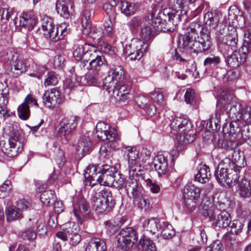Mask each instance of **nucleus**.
<instances>
[{
	"mask_svg": "<svg viewBox=\"0 0 251 251\" xmlns=\"http://www.w3.org/2000/svg\"><path fill=\"white\" fill-rule=\"evenodd\" d=\"M176 4H178L179 9H171L166 8L163 11H160L157 16L154 17V13L153 12L149 13L145 16L146 23L144 24V28L141 32V36L145 40L150 39L153 33L158 30H170V28L167 26L169 23L174 24L175 18L178 19L180 13H182L183 7V0H177Z\"/></svg>",
	"mask_w": 251,
	"mask_h": 251,
	"instance_id": "nucleus-1",
	"label": "nucleus"
},
{
	"mask_svg": "<svg viewBox=\"0 0 251 251\" xmlns=\"http://www.w3.org/2000/svg\"><path fill=\"white\" fill-rule=\"evenodd\" d=\"M176 4H178L179 9H171L166 8L163 11H160L157 16L154 17V13L153 12L149 13L145 16L146 23L144 24V28L141 32V36L145 40L150 39L153 33L158 30H170V28L167 26L169 23L174 24L175 18L178 19L180 13H182L183 7V0H177Z\"/></svg>",
	"mask_w": 251,
	"mask_h": 251,
	"instance_id": "nucleus-2",
	"label": "nucleus"
},
{
	"mask_svg": "<svg viewBox=\"0 0 251 251\" xmlns=\"http://www.w3.org/2000/svg\"><path fill=\"white\" fill-rule=\"evenodd\" d=\"M182 45L194 52H207L211 46L209 32L199 22L192 23L185 29Z\"/></svg>",
	"mask_w": 251,
	"mask_h": 251,
	"instance_id": "nucleus-3",
	"label": "nucleus"
},
{
	"mask_svg": "<svg viewBox=\"0 0 251 251\" xmlns=\"http://www.w3.org/2000/svg\"><path fill=\"white\" fill-rule=\"evenodd\" d=\"M8 135V143L0 138V146L2 152L13 157L22 152L26 141L23 131L17 126L10 124L5 128Z\"/></svg>",
	"mask_w": 251,
	"mask_h": 251,
	"instance_id": "nucleus-4",
	"label": "nucleus"
},
{
	"mask_svg": "<svg viewBox=\"0 0 251 251\" xmlns=\"http://www.w3.org/2000/svg\"><path fill=\"white\" fill-rule=\"evenodd\" d=\"M202 207V214L203 216L208 217L212 224L219 227H226L230 222L231 218L229 213L225 211L218 214L217 217L214 215L215 207L214 198L204 197L201 202Z\"/></svg>",
	"mask_w": 251,
	"mask_h": 251,
	"instance_id": "nucleus-5",
	"label": "nucleus"
},
{
	"mask_svg": "<svg viewBox=\"0 0 251 251\" xmlns=\"http://www.w3.org/2000/svg\"><path fill=\"white\" fill-rule=\"evenodd\" d=\"M93 208L98 213H106L114 207L116 201L112 192L103 189L95 194L92 198Z\"/></svg>",
	"mask_w": 251,
	"mask_h": 251,
	"instance_id": "nucleus-6",
	"label": "nucleus"
},
{
	"mask_svg": "<svg viewBox=\"0 0 251 251\" xmlns=\"http://www.w3.org/2000/svg\"><path fill=\"white\" fill-rule=\"evenodd\" d=\"M224 164L227 166L222 167L223 164L220 163L219 169L215 172L214 175L217 181L221 185H225L226 183L229 186L235 182L234 176L235 173V163L230 158H226Z\"/></svg>",
	"mask_w": 251,
	"mask_h": 251,
	"instance_id": "nucleus-7",
	"label": "nucleus"
},
{
	"mask_svg": "<svg viewBox=\"0 0 251 251\" xmlns=\"http://www.w3.org/2000/svg\"><path fill=\"white\" fill-rule=\"evenodd\" d=\"M137 240V233L132 227L121 229L117 235L118 247L123 251L131 249Z\"/></svg>",
	"mask_w": 251,
	"mask_h": 251,
	"instance_id": "nucleus-8",
	"label": "nucleus"
},
{
	"mask_svg": "<svg viewBox=\"0 0 251 251\" xmlns=\"http://www.w3.org/2000/svg\"><path fill=\"white\" fill-rule=\"evenodd\" d=\"M109 67L107 75L103 80L104 86L107 90L111 89L125 79V72L122 66L110 64Z\"/></svg>",
	"mask_w": 251,
	"mask_h": 251,
	"instance_id": "nucleus-9",
	"label": "nucleus"
},
{
	"mask_svg": "<svg viewBox=\"0 0 251 251\" xmlns=\"http://www.w3.org/2000/svg\"><path fill=\"white\" fill-rule=\"evenodd\" d=\"M92 16V11L85 10L81 17V24L82 26V32L85 35L91 34V36L94 39L99 40L102 37L103 34V29L98 26L93 27L91 30V23L90 19Z\"/></svg>",
	"mask_w": 251,
	"mask_h": 251,
	"instance_id": "nucleus-10",
	"label": "nucleus"
},
{
	"mask_svg": "<svg viewBox=\"0 0 251 251\" xmlns=\"http://www.w3.org/2000/svg\"><path fill=\"white\" fill-rule=\"evenodd\" d=\"M96 131L97 137L101 140L108 141L109 144L119 140L120 137L114 129H110V126L103 122L98 123L96 126Z\"/></svg>",
	"mask_w": 251,
	"mask_h": 251,
	"instance_id": "nucleus-11",
	"label": "nucleus"
},
{
	"mask_svg": "<svg viewBox=\"0 0 251 251\" xmlns=\"http://www.w3.org/2000/svg\"><path fill=\"white\" fill-rule=\"evenodd\" d=\"M148 45L142 40L134 39L126 48V52L131 60H139L147 49Z\"/></svg>",
	"mask_w": 251,
	"mask_h": 251,
	"instance_id": "nucleus-12",
	"label": "nucleus"
},
{
	"mask_svg": "<svg viewBox=\"0 0 251 251\" xmlns=\"http://www.w3.org/2000/svg\"><path fill=\"white\" fill-rule=\"evenodd\" d=\"M79 118L76 116H70L62 119L59 124L58 134L61 137L69 135L76 127Z\"/></svg>",
	"mask_w": 251,
	"mask_h": 251,
	"instance_id": "nucleus-13",
	"label": "nucleus"
},
{
	"mask_svg": "<svg viewBox=\"0 0 251 251\" xmlns=\"http://www.w3.org/2000/svg\"><path fill=\"white\" fill-rule=\"evenodd\" d=\"M42 29L45 37L52 42H56L59 39L57 28L53 24L52 19L45 17L42 20Z\"/></svg>",
	"mask_w": 251,
	"mask_h": 251,
	"instance_id": "nucleus-14",
	"label": "nucleus"
},
{
	"mask_svg": "<svg viewBox=\"0 0 251 251\" xmlns=\"http://www.w3.org/2000/svg\"><path fill=\"white\" fill-rule=\"evenodd\" d=\"M61 93L55 88L45 91L42 96L44 104L50 108L57 107L61 103Z\"/></svg>",
	"mask_w": 251,
	"mask_h": 251,
	"instance_id": "nucleus-15",
	"label": "nucleus"
},
{
	"mask_svg": "<svg viewBox=\"0 0 251 251\" xmlns=\"http://www.w3.org/2000/svg\"><path fill=\"white\" fill-rule=\"evenodd\" d=\"M73 211L78 220L87 216L90 211L89 202L84 198H75L73 202Z\"/></svg>",
	"mask_w": 251,
	"mask_h": 251,
	"instance_id": "nucleus-16",
	"label": "nucleus"
},
{
	"mask_svg": "<svg viewBox=\"0 0 251 251\" xmlns=\"http://www.w3.org/2000/svg\"><path fill=\"white\" fill-rule=\"evenodd\" d=\"M101 171V168L96 165H89L84 174L85 184L91 187L97 184L100 178Z\"/></svg>",
	"mask_w": 251,
	"mask_h": 251,
	"instance_id": "nucleus-17",
	"label": "nucleus"
},
{
	"mask_svg": "<svg viewBox=\"0 0 251 251\" xmlns=\"http://www.w3.org/2000/svg\"><path fill=\"white\" fill-rule=\"evenodd\" d=\"M37 17L33 11L23 12L20 16V25L28 30H32L37 23Z\"/></svg>",
	"mask_w": 251,
	"mask_h": 251,
	"instance_id": "nucleus-18",
	"label": "nucleus"
},
{
	"mask_svg": "<svg viewBox=\"0 0 251 251\" xmlns=\"http://www.w3.org/2000/svg\"><path fill=\"white\" fill-rule=\"evenodd\" d=\"M113 93L116 99L124 101L132 98V94L130 92V87L120 83L116 84L112 87Z\"/></svg>",
	"mask_w": 251,
	"mask_h": 251,
	"instance_id": "nucleus-19",
	"label": "nucleus"
},
{
	"mask_svg": "<svg viewBox=\"0 0 251 251\" xmlns=\"http://www.w3.org/2000/svg\"><path fill=\"white\" fill-rule=\"evenodd\" d=\"M90 138L85 135L80 137L75 147V153L79 157H83L88 153L91 147Z\"/></svg>",
	"mask_w": 251,
	"mask_h": 251,
	"instance_id": "nucleus-20",
	"label": "nucleus"
},
{
	"mask_svg": "<svg viewBox=\"0 0 251 251\" xmlns=\"http://www.w3.org/2000/svg\"><path fill=\"white\" fill-rule=\"evenodd\" d=\"M101 52L94 46L89 44H85V51L84 55V59L81 62V65L85 67L86 64L89 61L93 60L101 56Z\"/></svg>",
	"mask_w": 251,
	"mask_h": 251,
	"instance_id": "nucleus-21",
	"label": "nucleus"
},
{
	"mask_svg": "<svg viewBox=\"0 0 251 251\" xmlns=\"http://www.w3.org/2000/svg\"><path fill=\"white\" fill-rule=\"evenodd\" d=\"M219 102L228 109L229 107L230 110L232 107L234 106L235 96L234 91L233 89H227L223 91L219 96Z\"/></svg>",
	"mask_w": 251,
	"mask_h": 251,
	"instance_id": "nucleus-22",
	"label": "nucleus"
},
{
	"mask_svg": "<svg viewBox=\"0 0 251 251\" xmlns=\"http://www.w3.org/2000/svg\"><path fill=\"white\" fill-rule=\"evenodd\" d=\"M47 185L46 184H40L38 187L37 191L39 193H41L40 200L46 206H49L50 201H54V191L51 190H46Z\"/></svg>",
	"mask_w": 251,
	"mask_h": 251,
	"instance_id": "nucleus-23",
	"label": "nucleus"
},
{
	"mask_svg": "<svg viewBox=\"0 0 251 251\" xmlns=\"http://www.w3.org/2000/svg\"><path fill=\"white\" fill-rule=\"evenodd\" d=\"M8 88L6 85L0 83V114L5 117L8 115Z\"/></svg>",
	"mask_w": 251,
	"mask_h": 251,
	"instance_id": "nucleus-24",
	"label": "nucleus"
},
{
	"mask_svg": "<svg viewBox=\"0 0 251 251\" xmlns=\"http://www.w3.org/2000/svg\"><path fill=\"white\" fill-rule=\"evenodd\" d=\"M170 126L174 131H178L183 129L182 131L185 133L187 131V128L190 127V124H189L187 119L183 117H176L171 121Z\"/></svg>",
	"mask_w": 251,
	"mask_h": 251,
	"instance_id": "nucleus-25",
	"label": "nucleus"
},
{
	"mask_svg": "<svg viewBox=\"0 0 251 251\" xmlns=\"http://www.w3.org/2000/svg\"><path fill=\"white\" fill-rule=\"evenodd\" d=\"M56 9L57 12L64 18H69L73 14V6L69 2L64 0H59L56 4Z\"/></svg>",
	"mask_w": 251,
	"mask_h": 251,
	"instance_id": "nucleus-26",
	"label": "nucleus"
},
{
	"mask_svg": "<svg viewBox=\"0 0 251 251\" xmlns=\"http://www.w3.org/2000/svg\"><path fill=\"white\" fill-rule=\"evenodd\" d=\"M153 164L159 176L165 174L168 169V162L163 155H156L153 160Z\"/></svg>",
	"mask_w": 251,
	"mask_h": 251,
	"instance_id": "nucleus-27",
	"label": "nucleus"
},
{
	"mask_svg": "<svg viewBox=\"0 0 251 251\" xmlns=\"http://www.w3.org/2000/svg\"><path fill=\"white\" fill-rule=\"evenodd\" d=\"M238 192L242 198L249 197L251 195V185L249 181L245 177L238 178Z\"/></svg>",
	"mask_w": 251,
	"mask_h": 251,
	"instance_id": "nucleus-28",
	"label": "nucleus"
},
{
	"mask_svg": "<svg viewBox=\"0 0 251 251\" xmlns=\"http://www.w3.org/2000/svg\"><path fill=\"white\" fill-rule=\"evenodd\" d=\"M211 176L209 167L206 165H200L198 172L195 177V180L201 183H205L209 181Z\"/></svg>",
	"mask_w": 251,
	"mask_h": 251,
	"instance_id": "nucleus-29",
	"label": "nucleus"
},
{
	"mask_svg": "<svg viewBox=\"0 0 251 251\" xmlns=\"http://www.w3.org/2000/svg\"><path fill=\"white\" fill-rule=\"evenodd\" d=\"M128 172L129 177H132L133 181L137 182V180L143 179L144 178V173L142 166L139 163L128 165Z\"/></svg>",
	"mask_w": 251,
	"mask_h": 251,
	"instance_id": "nucleus-30",
	"label": "nucleus"
},
{
	"mask_svg": "<svg viewBox=\"0 0 251 251\" xmlns=\"http://www.w3.org/2000/svg\"><path fill=\"white\" fill-rule=\"evenodd\" d=\"M106 249L104 241L100 238H93L86 246L85 251H106Z\"/></svg>",
	"mask_w": 251,
	"mask_h": 251,
	"instance_id": "nucleus-31",
	"label": "nucleus"
},
{
	"mask_svg": "<svg viewBox=\"0 0 251 251\" xmlns=\"http://www.w3.org/2000/svg\"><path fill=\"white\" fill-rule=\"evenodd\" d=\"M106 65H108L104 56L102 55L96 59L91 60L88 64H86L85 67L87 70L101 73V67Z\"/></svg>",
	"mask_w": 251,
	"mask_h": 251,
	"instance_id": "nucleus-32",
	"label": "nucleus"
},
{
	"mask_svg": "<svg viewBox=\"0 0 251 251\" xmlns=\"http://www.w3.org/2000/svg\"><path fill=\"white\" fill-rule=\"evenodd\" d=\"M126 187L127 193L130 192L132 194L133 200L144 196L143 188L136 181H129Z\"/></svg>",
	"mask_w": 251,
	"mask_h": 251,
	"instance_id": "nucleus-33",
	"label": "nucleus"
},
{
	"mask_svg": "<svg viewBox=\"0 0 251 251\" xmlns=\"http://www.w3.org/2000/svg\"><path fill=\"white\" fill-rule=\"evenodd\" d=\"M236 146L251 139V133L249 131L248 126L247 125L242 128L238 127L236 128Z\"/></svg>",
	"mask_w": 251,
	"mask_h": 251,
	"instance_id": "nucleus-34",
	"label": "nucleus"
},
{
	"mask_svg": "<svg viewBox=\"0 0 251 251\" xmlns=\"http://www.w3.org/2000/svg\"><path fill=\"white\" fill-rule=\"evenodd\" d=\"M11 70L15 77H17L23 74L26 70L25 60L22 57H17L11 66Z\"/></svg>",
	"mask_w": 251,
	"mask_h": 251,
	"instance_id": "nucleus-35",
	"label": "nucleus"
},
{
	"mask_svg": "<svg viewBox=\"0 0 251 251\" xmlns=\"http://www.w3.org/2000/svg\"><path fill=\"white\" fill-rule=\"evenodd\" d=\"M200 189L191 183L187 184L183 190V196L187 198L200 199Z\"/></svg>",
	"mask_w": 251,
	"mask_h": 251,
	"instance_id": "nucleus-36",
	"label": "nucleus"
},
{
	"mask_svg": "<svg viewBox=\"0 0 251 251\" xmlns=\"http://www.w3.org/2000/svg\"><path fill=\"white\" fill-rule=\"evenodd\" d=\"M159 221L156 218H151L146 220L143 223L144 227L152 233H156L159 231Z\"/></svg>",
	"mask_w": 251,
	"mask_h": 251,
	"instance_id": "nucleus-37",
	"label": "nucleus"
},
{
	"mask_svg": "<svg viewBox=\"0 0 251 251\" xmlns=\"http://www.w3.org/2000/svg\"><path fill=\"white\" fill-rule=\"evenodd\" d=\"M159 232L165 239L171 238L175 235V231L171 225L163 222L160 225Z\"/></svg>",
	"mask_w": 251,
	"mask_h": 251,
	"instance_id": "nucleus-38",
	"label": "nucleus"
},
{
	"mask_svg": "<svg viewBox=\"0 0 251 251\" xmlns=\"http://www.w3.org/2000/svg\"><path fill=\"white\" fill-rule=\"evenodd\" d=\"M205 24L210 27V29H215L218 24V19L215 13L211 12L206 13L204 16Z\"/></svg>",
	"mask_w": 251,
	"mask_h": 251,
	"instance_id": "nucleus-39",
	"label": "nucleus"
},
{
	"mask_svg": "<svg viewBox=\"0 0 251 251\" xmlns=\"http://www.w3.org/2000/svg\"><path fill=\"white\" fill-rule=\"evenodd\" d=\"M127 153L128 159V165L135 164L139 162L137 160L139 157V151L136 150V147L132 146H127L125 147Z\"/></svg>",
	"mask_w": 251,
	"mask_h": 251,
	"instance_id": "nucleus-40",
	"label": "nucleus"
},
{
	"mask_svg": "<svg viewBox=\"0 0 251 251\" xmlns=\"http://www.w3.org/2000/svg\"><path fill=\"white\" fill-rule=\"evenodd\" d=\"M71 230L70 238V243L75 246L79 243L81 240L80 235L78 233V226L77 224L73 223L72 228H69Z\"/></svg>",
	"mask_w": 251,
	"mask_h": 251,
	"instance_id": "nucleus-41",
	"label": "nucleus"
},
{
	"mask_svg": "<svg viewBox=\"0 0 251 251\" xmlns=\"http://www.w3.org/2000/svg\"><path fill=\"white\" fill-rule=\"evenodd\" d=\"M139 243L145 251H156V248L153 241L145 235L141 237Z\"/></svg>",
	"mask_w": 251,
	"mask_h": 251,
	"instance_id": "nucleus-42",
	"label": "nucleus"
},
{
	"mask_svg": "<svg viewBox=\"0 0 251 251\" xmlns=\"http://www.w3.org/2000/svg\"><path fill=\"white\" fill-rule=\"evenodd\" d=\"M101 77V73L88 70L85 75V80L88 85H94L99 82Z\"/></svg>",
	"mask_w": 251,
	"mask_h": 251,
	"instance_id": "nucleus-43",
	"label": "nucleus"
},
{
	"mask_svg": "<svg viewBox=\"0 0 251 251\" xmlns=\"http://www.w3.org/2000/svg\"><path fill=\"white\" fill-rule=\"evenodd\" d=\"M120 5V9L122 13L126 16L133 15L136 10L135 4L131 2L121 1Z\"/></svg>",
	"mask_w": 251,
	"mask_h": 251,
	"instance_id": "nucleus-44",
	"label": "nucleus"
},
{
	"mask_svg": "<svg viewBox=\"0 0 251 251\" xmlns=\"http://www.w3.org/2000/svg\"><path fill=\"white\" fill-rule=\"evenodd\" d=\"M74 222H70L65 224L61 230L56 233V236L63 241H67L68 238L70 236L71 230L69 228H72Z\"/></svg>",
	"mask_w": 251,
	"mask_h": 251,
	"instance_id": "nucleus-45",
	"label": "nucleus"
},
{
	"mask_svg": "<svg viewBox=\"0 0 251 251\" xmlns=\"http://www.w3.org/2000/svg\"><path fill=\"white\" fill-rule=\"evenodd\" d=\"M145 23V17L143 20L141 17H134L132 18V19L128 23L127 25L131 30H133L136 29L139 26L141 25L142 24H143V27H141V31H140V36L141 38H142L144 40H146L141 36V32L142 29L145 27L144 24Z\"/></svg>",
	"mask_w": 251,
	"mask_h": 251,
	"instance_id": "nucleus-46",
	"label": "nucleus"
},
{
	"mask_svg": "<svg viewBox=\"0 0 251 251\" xmlns=\"http://www.w3.org/2000/svg\"><path fill=\"white\" fill-rule=\"evenodd\" d=\"M224 238L227 246L234 250L235 243V228L231 227V229L225 234Z\"/></svg>",
	"mask_w": 251,
	"mask_h": 251,
	"instance_id": "nucleus-47",
	"label": "nucleus"
},
{
	"mask_svg": "<svg viewBox=\"0 0 251 251\" xmlns=\"http://www.w3.org/2000/svg\"><path fill=\"white\" fill-rule=\"evenodd\" d=\"M17 111L19 117L23 120H26L30 117L29 106L23 102L18 106Z\"/></svg>",
	"mask_w": 251,
	"mask_h": 251,
	"instance_id": "nucleus-48",
	"label": "nucleus"
},
{
	"mask_svg": "<svg viewBox=\"0 0 251 251\" xmlns=\"http://www.w3.org/2000/svg\"><path fill=\"white\" fill-rule=\"evenodd\" d=\"M133 202L136 206L142 210H148L151 208L150 201L144 196L133 200Z\"/></svg>",
	"mask_w": 251,
	"mask_h": 251,
	"instance_id": "nucleus-49",
	"label": "nucleus"
},
{
	"mask_svg": "<svg viewBox=\"0 0 251 251\" xmlns=\"http://www.w3.org/2000/svg\"><path fill=\"white\" fill-rule=\"evenodd\" d=\"M58 83V79L55 74L53 72H50L45 76L44 85L45 87L50 86H55Z\"/></svg>",
	"mask_w": 251,
	"mask_h": 251,
	"instance_id": "nucleus-50",
	"label": "nucleus"
},
{
	"mask_svg": "<svg viewBox=\"0 0 251 251\" xmlns=\"http://www.w3.org/2000/svg\"><path fill=\"white\" fill-rule=\"evenodd\" d=\"M183 198L185 205L189 211H192L196 208L199 199L187 198L185 196H183Z\"/></svg>",
	"mask_w": 251,
	"mask_h": 251,
	"instance_id": "nucleus-51",
	"label": "nucleus"
},
{
	"mask_svg": "<svg viewBox=\"0 0 251 251\" xmlns=\"http://www.w3.org/2000/svg\"><path fill=\"white\" fill-rule=\"evenodd\" d=\"M6 214L8 219L12 220L19 218L22 216V212L16 207L9 206L6 209Z\"/></svg>",
	"mask_w": 251,
	"mask_h": 251,
	"instance_id": "nucleus-52",
	"label": "nucleus"
},
{
	"mask_svg": "<svg viewBox=\"0 0 251 251\" xmlns=\"http://www.w3.org/2000/svg\"><path fill=\"white\" fill-rule=\"evenodd\" d=\"M162 89L155 88L150 93L151 98L155 102L161 103L164 100Z\"/></svg>",
	"mask_w": 251,
	"mask_h": 251,
	"instance_id": "nucleus-53",
	"label": "nucleus"
},
{
	"mask_svg": "<svg viewBox=\"0 0 251 251\" xmlns=\"http://www.w3.org/2000/svg\"><path fill=\"white\" fill-rule=\"evenodd\" d=\"M114 177L109 176L105 173L101 172L100 178L98 183L101 185L111 186L112 182H113Z\"/></svg>",
	"mask_w": 251,
	"mask_h": 251,
	"instance_id": "nucleus-54",
	"label": "nucleus"
},
{
	"mask_svg": "<svg viewBox=\"0 0 251 251\" xmlns=\"http://www.w3.org/2000/svg\"><path fill=\"white\" fill-rule=\"evenodd\" d=\"M238 114L240 115L239 118L242 119L246 123H251V107H246L243 110H239Z\"/></svg>",
	"mask_w": 251,
	"mask_h": 251,
	"instance_id": "nucleus-55",
	"label": "nucleus"
},
{
	"mask_svg": "<svg viewBox=\"0 0 251 251\" xmlns=\"http://www.w3.org/2000/svg\"><path fill=\"white\" fill-rule=\"evenodd\" d=\"M115 176L113 182H112L111 186L118 189H120L124 187L125 183V179L124 176L118 172Z\"/></svg>",
	"mask_w": 251,
	"mask_h": 251,
	"instance_id": "nucleus-56",
	"label": "nucleus"
},
{
	"mask_svg": "<svg viewBox=\"0 0 251 251\" xmlns=\"http://www.w3.org/2000/svg\"><path fill=\"white\" fill-rule=\"evenodd\" d=\"M13 12L2 7L0 8V25L6 23L12 17Z\"/></svg>",
	"mask_w": 251,
	"mask_h": 251,
	"instance_id": "nucleus-57",
	"label": "nucleus"
},
{
	"mask_svg": "<svg viewBox=\"0 0 251 251\" xmlns=\"http://www.w3.org/2000/svg\"><path fill=\"white\" fill-rule=\"evenodd\" d=\"M103 8L109 17V20L114 21L116 18V7L109 3H105Z\"/></svg>",
	"mask_w": 251,
	"mask_h": 251,
	"instance_id": "nucleus-58",
	"label": "nucleus"
},
{
	"mask_svg": "<svg viewBox=\"0 0 251 251\" xmlns=\"http://www.w3.org/2000/svg\"><path fill=\"white\" fill-rule=\"evenodd\" d=\"M184 97L185 101L187 103L191 105H194L196 103L197 98L196 97L195 92L192 89H187Z\"/></svg>",
	"mask_w": 251,
	"mask_h": 251,
	"instance_id": "nucleus-59",
	"label": "nucleus"
},
{
	"mask_svg": "<svg viewBox=\"0 0 251 251\" xmlns=\"http://www.w3.org/2000/svg\"><path fill=\"white\" fill-rule=\"evenodd\" d=\"M46 70V68L44 66H36L33 69V73L30 74L29 75L40 79L45 74Z\"/></svg>",
	"mask_w": 251,
	"mask_h": 251,
	"instance_id": "nucleus-60",
	"label": "nucleus"
},
{
	"mask_svg": "<svg viewBox=\"0 0 251 251\" xmlns=\"http://www.w3.org/2000/svg\"><path fill=\"white\" fill-rule=\"evenodd\" d=\"M109 176L115 177V176L118 173V171L116 168L113 166H110L108 165H103L102 166L101 171Z\"/></svg>",
	"mask_w": 251,
	"mask_h": 251,
	"instance_id": "nucleus-61",
	"label": "nucleus"
},
{
	"mask_svg": "<svg viewBox=\"0 0 251 251\" xmlns=\"http://www.w3.org/2000/svg\"><path fill=\"white\" fill-rule=\"evenodd\" d=\"M58 35L61 37H65L70 33V30L68 28V25L65 23H62L57 26Z\"/></svg>",
	"mask_w": 251,
	"mask_h": 251,
	"instance_id": "nucleus-62",
	"label": "nucleus"
},
{
	"mask_svg": "<svg viewBox=\"0 0 251 251\" xmlns=\"http://www.w3.org/2000/svg\"><path fill=\"white\" fill-rule=\"evenodd\" d=\"M85 51V45L84 46H78L74 50L73 56L76 60H81L82 57L84 58Z\"/></svg>",
	"mask_w": 251,
	"mask_h": 251,
	"instance_id": "nucleus-63",
	"label": "nucleus"
},
{
	"mask_svg": "<svg viewBox=\"0 0 251 251\" xmlns=\"http://www.w3.org/2000/svg\"><path fill=\"white\" fill-rule=\"evenodd\" d=\"M223 245L221 241L216 240L208 246L205 251H222Z\"/></svg>",
	"mask_w": 251,
	"mask_h": 251,
	"instance_id": "nucleus-64",
	"label": "nucleus"
}]
</instances>
